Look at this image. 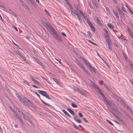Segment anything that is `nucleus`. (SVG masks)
Listing matches in <instances>:
<instances>
[{"instance_id": "58836bf2", "label": "nucleus", "mask_w": 133, "mask_h": 133, "mask_svg": "<svg viewBox=\"0 0 133 133\" xmlns=\"http://www.w3.org/2000/svg\"><path fill=\"white\" fill-rule=\"evenodd\" d=\"M109 111L115 117V116H116V115L110 109H109Z\"/></svg>"}, {"instance_id": "a211bd4d", "label": "nucleus", "mask_w": 133, "mask_h": 133, "mask_svg": "<svg viewBox=\"0 0 133 133\" xmlns=\"http://www.w3.org/2000/svg\"><path fill=\"white\" fill-rule=\"evenodd\" d=\"M119 15L122 18H124V14L123 13L122 10L118 12Z\"/></svg>"}, {"instance_id": "ea45409f", "label": "nucleus", "mask_w": 133, "mask_h": 133, "mask_svg": "<svg viewBox=\"0 0 133 133\" xmlns=\"http://www.w3.org/2000/svg\"><path fill=\"white\" fill-rule=\"evenodd\" d=\"M111 44H108L109 49L110 50H112V49L111 46Z\"/></svg>"}, {"instance_id": "a18cd8bd", "label": "nucleus", "mask_w": 133, "mask_h": 133, "mask_svg": "<svg viewBox=\"0 0 133 133\" xmlns=\"http://www.w3.org/2000/svg\"><path fill=\"white\" fill-rule=\"evenodd\" d=\"M35 83H36L37 84H38L39 85H40L41 84L38 82L36 80H35L34 81Z\"/></svg>"}, {"instance_id": "aec40b11", "label": "nucleus", "mask_w": 133, "mask_h": 133, "mask_svg": "<svg viewBox=\"0 0 133 133\" xmlns=\"http://www.w3.org/2000/svg\"><path fill=\"white\" fill-rule=\"evenodd\" d=\"M90 29H91V30L94 32H95V27L93 25H91L90 26Z\"/></svg>"}, {"instance_id": "423d86ee", "label": "nucleus", "mask_w": 133, "mask_h": 133, "mask_svg": "<svg viewBox=\"0 0 133 133\" xmlns=\"http://www.w3.org/2000/svg\"><path fill=\"white\" fill-rule=\"evenodd\" d=\"M89 67L91 71H93L94 73L95 74L98 73V72L97 71L96 69L93 66L90 65Z\"/></svg>"}, {"instance_id": "c9c22d12", "label": "nucleus", "mask_w": 133, "mask_h": 133, "mask_svg": "<svg viewBox=\"0 0 133 133\" xmlns=\"http://www.w3.org/2000/svg\"><path fill=\"white\" fill-rule=\"evenodd\" d=\"M106 121H107L111 125L113 126L114 125V124L110 121L107 119L106 120Z\"/></svg>"}, {"instance_id": "20e7f679", "label": "nucleus", "mask_w": 133, "mask_h": 133, "mask_svg": "<svg viewBox=\"0 0 133 133\" xmlns=\"http://www.w3.org/2000/svg\"><path fill=\"white\" fill-rule=\"evenodd\" d=\"M112 96L113 97L115 98L117 101L120 102L121 103H123L124 102V101L122 99L117 96L115 94H113Z\"/></svg>"}, {"instance_id": "4468645a", "label": "nucleus", "mask_w": 133, "mask_h": 133, "mask_svg": "<svg viewBox=\"0 0 133 133\" xmlns=\"http://www.w3.org/2000/svg\"><path fill=\"white\" fill-rule=\"evenodd\" d=\"M107 25L110 28L112 29H114V27L113 25L111 23H109L107 24Z\"/></svg>"}, {"instance_id": "79ce46f5", "label": "nucleus", "mask_w": 133, "mask_h": 133, "mask_svg": "<svg viewBox=\"0 0 133 133\" xmlns=\"http://www.w3.org/2000/svg\"><path fill=\"white\" fill-rule=\"evenodd\" d=\"M68 5L70 9V10H73V8L72 6L70 4V3L68 4Z\"/></svg>"}, {"instance_id": "2f4dec72", "label": "nucleus", "mask_w": 133, "mask_h": 133, "mask_svg": "<svg viewBox=\"0 0 133 133\" xmlns=\"http://www.w3.org/2000/svg\"><path fill=\"white\" fill-rule=\"evenodd\" d=\"M21 102L23 103L24 105L27 107H28V104H27L24 101L22 100V101H21Z\"/></svg>"}, {"instance_id": "f704fd0d", "label": "nucleus", "mask_w": 133, "mask_h": 133, "mask_svg": "<svg viewBox=\"0 0 133 133\" xmlns=\"http://www.w3.org/2000/svg\"><path fill=\"white\" fill-rule=\"evenodd\" d=\"M96 20L97 23L99 25H101V23L100 20L97 18Z\"/></svg>"}, {"instance_id": "b1692460", "label": "nucleus", "mask_w": 133, "mask_h": 133, "mask_svg": "<svg viewBox=\"0 0 133 133\" xmlns=\"http://www.w3.org/2000/svg\"><path fill=\"white\" fill-rule=\"evenodd\" d=\"M14 115L15 116L16 118L18 119L21 117L19 116H18L15 111H14Z\"/></svg>"}, {"instance_id": "49530a36", "label": "nucleus", "mask_w": 133, "mask_h": 133, "mask_svg": "<svg viewBox=\"0 0 133 133\" xmlns=\"http://www.w3.org/2000/svg\"><path fill=\"white\" fill-rule=\"evenodd\" d=\"M80 93L84 96H87L86 94L82 91Z\"/></svg>"}, {"instance_id": "c03bdc74", "label": "nucleus", "mask_w": 133, "mask_h": 133, "mask_svg": "<svg viewBox=\"0 0 133 133\" xmlns=\"http://www.w3.org/2000/svg\"><path fill=\"white\" fill-rule=\"evenodd\" d=\"M88 34V35L90 37H91L92 36V35L91 34V33L89 31H88L87 32Z\"/></svg>"}, {"instance_id": "bb28decb", "label": "nucleus", "mask_w": 133, "mask_h": 133, "mask_svg": "<svg viewBox=\"0 0 133 133\" xmlns=\"http://www.w3.org/2000/svg\"><path fill=\"white\" fill-rule=\"evenodd\" d=\"M27 103L30 104L31 106L33 107H34L35 106L34 105V104L33 102H31L30 101V102H28Z\"/></svg>"}, {"instance_id": "bf43d9fd", "label": "nucleus", "mask_w": 133, "mask_h": 133, "mask_svg": "<svg viewBox=\"0 0 133 133\" xmlns=\"http://www.w3.org/2000/svg\"><path fill=\"white\" fill-rule=\"evenodd\" d=\"M76 63L78 65H81V63L78 61L76 60Z\"/></svg>"}, {"instance_id": "393cba45", "label": "nucleus", "mask_w": 133, "mask_h": 133, "mask_svg": "<svg viewBox=\"0 0 133 133\" xmlns=\"http://www.w3.org/2000/svg\"><path fill=\"white\" fill-rule=\"evenodd\" d=\"M54 80L57 83V84L59 85L60 84V83L55 78H53Z\"/></svg>"}, {"instance_id": "c85d7f7f", "label": "nucleus", "mask_w": 133, "mask_h": 133, "mask_svg": "<svg viewBox=\"0 0 133 133\" xmlns=\"http://www.w3.org/2000/svg\"><path fill=\"white\" fill-rule=\"evenodd\" d=\"M72 123L73 124V126L74 128L76 130H79V129L78 127L75 124L72 122Z\"/></svg>"}, {"instance_id": "a19ab883", "label": "nucleus", "mask_w": 133, "mask_h": 133, "mask_svg": "<svg viewBox=\"0 0 133 133\" xmlns=\"http://www.w3.org/2000/svg\"><path fill=\"white\" fill-rule=\"evenodd\" d=\"M70 11L71 12V15L75 16V13L73 12V11L72 10H70Z\"/></svg>"}, {"instance_id": "37998d69", "label": "nucleus", "mask_w": 133, "mask_h": 133, "mask_svg": "<svg viewBox=\"0 0 133 133\" xmlns=\"http://www.w3.org/2000/svg\"><path fill=\"white\" fill-rule=\"evenodd\" d=\"M75 121L78 123H80L81 122V121L80 119H77L76 120H75Z\"/></svg>"}, {"instance_id": "9d476101", "label": "nucleus", "mask_w": 133, "mask_h": 133, "mask_svg": "<svg viewBox=\"0 0 133 133\" xmlns=\"http://www.w3.org/2000/svg\"><path fill=\"white\" fill-rule=\"evenodd\" d=\"M67 110L72 115H75V114L72 110L70 108H68L67 109Z\"/></svg>"}, {"instance_id": "f3484780", "label": "nucleus", "mask_w": 133, "mask_h": 133, "mask_svg": "<svg viewBox=\"0 0 133 133\" xmlns=\"http://www.w3.org/2000/svg\"><path fill=\"white\" fill-rule=\"evenodd\" d=\"M22 100L26 102L27 103H28V102H30V101L28 98L24 97H23L22 99Z\"/></svg>"}, {"instance_id": "72a5a7b5", "label": "nucleus", "mask_w": 133, "mask_h": 133, "mask_svg": "<svg viewBox=\"0 0 133 133\" xmlns=\"http://www.w3.org/2000/svg\"><path fill=\"white\" fill-rule=\"evenodd\" d=\"M10 14H12L13 16H14L15 17H17V16L13 11H12L11 13H10Z\"/></svg>"}, {"instance_id": "412c9836", "label": "nucleus", "mask_w": 133, "mask_h": 133, "mask_svg": "<svg viewBox=\"0 0 133 133\" xmlns=\"http://www.w3.org/2000/svg\"><path fill=\"white\" fill-rule=\"evenodd\" d=\"M104 30L106 34V35H105V37H108V36H109V32L105 28L104 29Z\"/></svg>"}, {"instance_id": "6ab92c4d", "label": "nucleus", "mask_w": 133, "mask_h": 133, "mask_svg": "<svg viewBox=\"0 0 133 133\" xmlns=\"http://www.w3.org/2000/svg\"><path fill=\"white\" fill-rule=\"evenodd\" d=\"M45 26L46 27L47 29H49L51 26V25L49 23H45Z\"/></svg>"}, {"instance_id": "6e6552de", "label": "nucleus", "mask_w": 133, "mask_h": 133, "mask_svg": "<svg viewBox=\"0 0 133 133\" xmlns=\"http://www.w3.org/2000/svg\"><path fill=\"white\" fill-rule=\"evenodd\" d=\"M116 118L118 119V120H119L120 122L123 125H125L126 124L125 123V122L123 121L122 119L119 117L118 116H115Z\"/></svg>"}, {"instance_id": "4c0bfd02", "label": "nucleus", "mask_w": 133, "mask_h": 133, "mask_svg": "<svg viewBox=\"0 0 133 133\" xmlns=\"http://www.w3.org/2000/svg\"><path fill=\"white\" fill-rule=\"evenodd\" d=\"M78 117L77 115H75L74 117L73 118L75 120L77 119Z\"/></svg>"}, {"instance_id": "864d4df0", "label": "nucleus", "mask_w": 133, "mask_h": 133, "mask_svg": "<svg viewBox=\"0 0 133 133\" xmlns=\"http://www.w3.org/2000/svg\"><path fill=\"white\" fill-rule=\"evenodd\" d=\"M78 114L80 117H83V115L81 113L79 112L78 113Z\"/></svg>"}, {"instance_id": "5701e85b", "label": "nucleus", "mask_w": 133, "mask_h": 133, "mask_svg": "<svg viewBox=\"0 0 133 133\" xmlns=\"http://www.w3.org/2000/svg\"><path fill=\"white\" fill-rule=\"evenodd\" d=\"M82 69L83 70L85 71L87 74H88L90 76V74L88 72L87 70L85 69V67H83V66H82Z\"/></svg>"}, {"instance_id": "4be33fe9", "label": "nucleus", "mask_w": 133, "mask_h": 133, "mask_svg": "<svg viewBox=\"0 0 133 133\" xmlns=\"http://www.w3.org/2000/svg\"><path fill=\"white\" fill-rule=\"evenodd\" d=\"M86 20L90 26L92 25L91 22L89 19L87 18L86 19Z\"/></svg>"}, {"instance_id": "9b49d317", "label": "nucleus", "mask_w": 133, "mask_h": 133, "mask_svg": "<svg viewBox=\"0 0 133 133\" xmlns=\"http://www.w3.org/2000/svg\"><path fill=\"white\" fill-rule=\"evenodd\" d=\"M105 39L106 42L108 43V44H112V42L109 37H106Z\"/></svg>"}, {"instance_id": "39448f33", "label": "nucleus", "mask_w": 133, "mask_h": 133, "mask_svg": "<svg viewBox=\"0 0 133 133\" xmlns=\"http://www.w3.org/2000/svg\"><path fill=\"white\" fill-rule=\"evenodd\" d=\"M52 35L54 36V37L56 38V40L58 41H61L62 39L61 37L58 35L56 32H52Z\"/></svg>"}, {"instance_id": "e433bc0d", "label": "nucleus", "mask_w": 133, "mask_h": 133, "mask_svg": "<svg viewBox=\"0 0 133 133\" xmlns=\"http://www.w3.org/2000/svg\"><path fill=\"white\" fill-rule=\"evenodd\" d=\"M122 4V9L124 11L126 12V11H125V7L123 6V4Z\"/></svg>"}, {"instance_id": "4d7b16f0", "label": "nucleus", "mask_w": 133, "mask_h": 133, "mask_svg": "<svg viewBox=\"0 0 133 133\" xmlns=\"http://www.w3.org/2000/svg\"><path fill=\"white\" fill-rule=\"evenodd\" d=\"M20 3L23 6L25 4V3L23 1L20 2Z\"/></svg>"}, {"instance_id": "1a4fd4ad", "label": "nucleus", "mask_w": 133, "mask_h": 133, "mask_svg": "<svg viewBox=\"0 0 133 133\" xmlns=\"http://www.w3.org/2000/svg\"><path fill=\"white\" fill-rule=\"evenodd\" d=\"M34 59H35V61H36V62L38 64L40 65L42 67H44V65L37 59L35 57H34Z\"/></svg>"}, {"instance_id": "de8ad7c7", "label": "nucleus", "mask_w": 133, "mask_h": 133, "mask_svg": "<svg viewBox=\"0 0 133 133\" xmlns=\"http://www.w3.org/2000/svg\"><path fill=\"white\" fill-rule=\"evenodd\" d=\"M88 4L89 6L90 7V8L91 9H93L92 6L91 4L90 3H88Z\"/></svg>"}, {"instance_id": "774afa93", "label": "nucleus", "mask_w": 133, "mask_h": 133, "mask_svg": "<svg viewBox=\"0 0 133 133\" xmlns=\"http://www.w3.org/2000/svg\"><path fill=\"white\" fill-rule=\"evenodd\" d=\"M130 23L131 25V26L132 27V28H133V22H130Z\"/></svg>"}, {"instance_id": "f03ea898", "label": "nucleus", "mask_w": 133, "mask_h": 133, "mask_svg": "<svg viewBox=\"0 0 133 133\" xmlns=\"http://www.w3.org/2000/svg\"><path fill=\"white\" fill-rule=\"evenodd\" d=\"M38 92L40 94L44 96L45 97L48 99L50 100L51 99V98L49 97V95L46 92L41 90H38Z\"/></svg>"}, {"instance_id": "13d9d810", "label": "nucleus", "mask_w": 133, "mask_h": 133, "mask_svg": "<svg viewBox=\"0 0 133 133\" xmlns=\"http://www.w3.org/2000/svg\"><path fill=\"white\" fill-rule=\"evenodd\" d=\"M45 12L46 13V14L48 15L49 16H50V15L49 14V12L46 9H45Z\"/></svg>"}, {"instance_id": "f8f14e48", "label": "nucleus", "mask_w": 133, "mask_h": 133, "mask_svg": "<svg viewBox=\"0 0 133 133\" xmlns=\"http://www.w3.org/2000/svg\"><path fill=\"white\" fill-rule=\"evenodd\" d=\"M112 12L116 17L118 18H119V17L116 11L114 9L112 10Z\"/></svg>"}, {"instance_id": "0eeeda50", "label": "nucleus", "mask_w": 133, "mask_h": 133, "mask_svg": "<svg viewBox=\"0 0 133 133\" xmlns=\"http://www.w3.org/2000/svg\"><path fill=\"white\" fill-rule=\"evenodd\" d=\"M34 93H35L38 97H39V98H40V100H41V101H42V102L43 103H44L45 104V105H46L48 106H51V105L45 103V102L44 101H43L40 98V96L36 92V91H35L34 92Z\"/></svg>"}, {"instance_id": "338daca9", "label": "nucleus", "mask_w": 133, "mask_h": 133, "mask_svg": "<svg viewBox=\"0 0 133 133\" xmlns=\"http://www.w3.org/2000/svg\"><path fill=\"white\" fill-rule=\"evenodd\" d=\"M13 27L17 31H18V29L15 26H13Z\"/></svg>"}, {"instance_id": "8fccbe9b", "label": "nucleus", "mask_w": 133, "mask_h": 133, "mask_svg": "<svg viewBox=\"0 0 133 133\" xmlns=\"http://www.w3.org/2000/svg\"><path fill=\"white\" fill-rule=\"evenodd\" d=\"M18 120H19V121L22 123L23 124H24V122H23V121H22V120L21 119V117H20L19 119Z\"/></svg>"}, {"instance_id": "a878e982", "label": "nucleus", "mask_w": 133, "mask_h": 133, "mask_svg": "<svg viewBox=\"0 0 133 133\" xmlns=\"http://www.w3.org/2000/svg\"><path fill=\"white\" fill-rule=\"evenodd\" d=\"M49 31L52 32H56L54 30V29L53 28V27L51 26L50 28L49 29Z\"/></svg>"}, {"instance_id": "ddd939ff", "label": "nucleus", "mask_w": 133, "mask_h": 133, "mask_svg": "<svg viewBox=\"0 0 133 133\" xmlns=\"http://www.w3.org/2000/svg\"><path fill=\"white\" fill-rule=\"evenodd\" d=\"M92 2L93 5H95V6L96 8H98V4L96 1L94 0H92Z\"/></svg>"}, {"instance_id": "cd10ccee", "label": "nucleus", "mask_w": 133, "mask_h": 133, "mask_svg": "<svg viewBox=\"0 0 133 133\" xmlns=\"http://www.w3.org/2000/svg\"><path fill=\"white\" fill-rule=\"evenodd\" d=\"M25 119L28 121L32 125H34L31 122V120L29 118H28L27 117H26V118Z\"/></svg>"}, {"instance_id": "09e8293b", "label": "nucleus", "mask_w": 133, "mask_h": 133, "mask_svg": "<svg viewBox=\"0 0 133 133\" xmlns=\"http://www.w3.org/2000/svg\"><path fill=\"white\" fill-rule=\"evenodd\" d=\"M29 0L30 1V3L32 4L33 5H35L33 1L32 0Z\"/></svg>"}, {"instance_id": "6e6d98bb", "label": "nucleus", "mask_w": 133, "mask_h": 133, "mask_svg": "<svg viewBox=\"0 0 133 133\" xmlns=\"http://www.w3.org/2000/svg\"><path fill=\"white\" fill-rule=\"evenodd\" d=\"M76 90H77V91L79 92L80 93L82 91L79 89L78 88H77Z\"/></svg>"}, {"instance_id": "603ef678", "label": "nucleus", "mask_w": 133, "mask_h": 133, "mask_svg": "<svg viewBox=\"0 0 133 133\" xmlns=\"http://www.w3.org/2000/svg\"><path fill=\"white\" fill-rule=\"evenodd\" d=\"M82 16L83 17L84 19L86 20V19H87L86 18L87 17V16L86 15H85L84 14H83V15Z\"/></svg>"}, {"instance_id": "0e129e2a", "label": "nucleus", "mask_w": 133, "mask_h": 133, "mask_svg": "<svg viewBox=\"0 0 133 133\" xmlns=\"http://www.w3.org/2000/svg\"><path fill=\"white\" fill-rule=\"evenodd\" d=\"M32 86L33 87H35L36 88H39V87H37L35 85H32Z\"/></svg>"}, {"instance_id": "052dcab7", "label": "nucleus", "mask_w": 133, "mask_h": 133, "mask_svg": "<svg viewBox=\"0 0 133 133\" xmlns=\"http://www.w3.org/2000/svg\"><path fill=\"white\" fill-rule=\"evenodd\" d=\"M79 20L80 21V22H81L82 21V20L81 19V17L79 16L78 17Z\"/></svg>"}, {"instance_id": "7ed1b4c3", "label": "nucleus", "mask_w": 133, "mask_h": 133, "mask_svg": "<svg viewBox=\"0 0 133 133\" xmlns=\"http://www.w3.org/2000/svg\"><path fill=\"white\" fill-rule=\"evenodd\" d=\"M14 52L16 55H18L21 58H22L23 60L25 61L26 63H28V62L21 54L17 51H15Z\"/></svg>"}, {"instance_id": "69168bd1", "label": "nucleus", "mask_w": 133, "mask_h": 133, "mask_svg": "<svg viewBox=\"0 0 133 133\" xmlns=\"http://www.w3.org/2000/svg\"><path fill=\"white\" fill-rule=\"evenodd\" d=\"M30 78L32 79V80L33 81H34L36 80L34 78L32 77V76H31Z\"/></svg>"}, {"instance_id": "680f3d73", "label": "nucleus", "mask_w": 133, "mask_h": 133, "mask_svg": "<svg viewBox=\"0 0 133 133\" xmlns=\"http://www.w3.org/2000/svg\"><path fill=\"white\" fill-rule=\"evenodd\" d=\"M127 107V108L130 110V111L132 110L131 108L129 106H128Z\"/></svg>"}, {"instance_id": "2eb2a0df", "label": "nucleus", "mask_w": 133, "mask_h": 133, "mask_svg": "<svg viewBox=\"0 0 133 133\" xmlns=\"http://www.w3.org/2000/svg\"><path fill=\"white\" fill-rule=\"evenodd\" d=\"M129 32V34L130 36H131V38H133V34L132 33L131 31L130 30V29L128 28L127 30Z\"/></svg>"}, {"instance_id": "e2e57ef3", "label": "nucleus", "mask_w": 133, "mask_h": 133, "mask_svg": "<svg viewBox=\"0 0 133 133\" xmlns=\"http://www.w3.org/2000/svg\"><path fill=\"white\" fill-rule=\"evenodd\" d=\"M79 13L80 14H81V15H83L84 14L80 10H79Z\"/></svg>"}, {"instance_id": "5fc2aeb1", "label": "nucleus", "mask_w": 133, "mask_h": 133, "mask_svg": "<svg viewBox=\"0 0 133 133\" xmlns=\"http://www.w3.org/2000/svg\"><path fill=\"white\" fill-rule=\"evenodd\" d=\"M89 41L91 43H92V44H93L96 46H98V45H97V44H96L92 42V41H90V40H89Z\"/></svg>"}, {"instance_id": "f257e3e1", "label": "nucleus", "mask_w": 133, "mask_h": 133, "mask_svg": "<svg viewBox=\"0 0 133 133\" xmlns=\"http://www.w3.org/2000/svg\"><path fill=\"white\" fill-rule=\"evenodd\" d=\"M93 86L94 87V88L96 91L97 92H98L99 94H100V95L103 97H103H105L104 94L102 93L101 90L95 83L93 84Z\"/></svg>"}, {"instance_id": "473e14b6", "label": "nucleus", "mask_w": 133, "mask_h": 133, "mask_svg": "<svg viewBox=\"0 0 133 133\" xmlns=\"http://www.w3.org/2000/svg\"><path fill=\"white\" fill-rule=\"evenodd\" d=\"M71 106L74 108H76L77 107V106L76 104H75L74 103H71Z\"/></svg>"}, {"instance_id": "7c9ffc66", "label": "nucleus", "mask_w": 133, "mask_h": 133, "mask_svg": "<svg viewBox=\"0 0 133 133\" xmlns=\"http://www.w3.org/2000/svg\"><path fill=\"white\" fill-rule=\"evenodd\" d=\"M16 96L19 99L20 101H21L22 100L21 99V96H19V95L18 94H16Z\"/></svg>"}, {"instance_id": "c756f323", "label": "nucleus", "mask_w": 133, "mask_h": 133, "mask_svg": "<svg viewBox=\"0 0 133 133\" xmlns=\"http://www.w3.org/2000/svg\"><path fill=\"white\" fill-rule=\"evenodd\" d=\"M84 63L86 65H87L88 67H89L90 65V63L89 62H88L87 61H86L85 59L84 60Z\"/></svg>"}, {"instance_id": "dca6fc26", "label": "nucleus", "mask_w": 133, "mask_h": 133, "mask_svg": "<svg viewBox=\"0 0 133 133\" xmlns=\"http://www.w3.org/2000/svg\"><path fill=\"white\" fill-rule=\"evenodd\" d=\"M62 111L66 115H67L70 118H71V116L65 110L63 109Z\"/></svg>"}, {"instance_id": "3c124183", "label": "nucleus", "mask_w": 133, "mask_h": 133, "mask_svg": "<svg viewBox=\"0 0 133 133\" xmlns=\"http://www.w3.org/2000/svg\"><path fill=\"white\" fill-rule=\"evenodd\" d=\"M132 62H130V67L131 69H133V65L132 64Z\"/></svg>"}]
</instances>
